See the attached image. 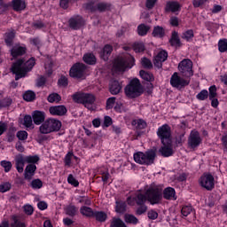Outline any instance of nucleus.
<instances>
[{"label":"nucleus","mask_w":227,"mask_h":227,"mask_svg":"<svg viewBox=\"0 0 227 227\" xmlns=\"http://www.w3.org/2000/svg\"><path fill=\"white\" fill-rule=\"evenodd\" d=\"M15 38V32H9L5 34V43L9 47H12L13 45V40Z\"/></svg>","instance_id":"4c0bfd02"},{"label":"nucleus","mask_w":227,"mask_h":227,"mask_svg":"<svg viewBox=\"0 0 227 227\" xmlns=\"http://www.w3.org/2000/svg\"><path fill=\"white\" fill-rule=\"evenodd\" d=\"M141 63L144 68H147L148 70H151V68H153V64H152V60L148 59L147 58H143L141 60Z\"/></svg>","instance_id":"49530a36"},{"label":"nucleus","mask_w":227,"mask_h":227,"mask_svg":"<svg viewBox=\"0 0 227 227\" xmlns=\"http://www.w3.org/2000/svg\"><path fill=\"white\" fill-rule=\"evenodd\" d=\"M61 130V121L56 119H47L39 127L40 134H51Z\"/></svg>","instance_id":"423d86ee"},{"label":"nucleus","mask_w":227,"mask_h":227,"mask_svg":"<svg viewBox=\"0 0 227 227\" xmlns=\"http://www.w3.org/2000/svg\"><path fill=\"white\" fill-rule=\"evenodd\" d=\"M2 168H4L5 173H8L12 169V161L3 160L1 161Z\"/></svg>","instance_id":"13d9d810"},{"label":"nucleus","mask_w":227,"mask_h":227,"mask_svg":"<svg viewBox=\"0 0 227 227\" xmlns=\"http://www.w3.org/2000/svg\"><path fill=\"white\" fill-rule=\"evenodd\" d=\"M182 38H184V40H187V42H189L191 40V38H194V31H192V29L187 30L186 32H184L183 34Z\"/></svg>","instance_id":"603ef678"},{"label":"nucleus","mask_w":227,"mask_h":227,"mask_svg":"<svg viewBox=\"0 0 227 227\" xmlns=\"http://www.w3.org/2000/svg\"><path fill=\"white\" fill-rule=\"evenodd\" d=\"M23 98L26 102H33L36 98V94L33 90H27L23 94Z\"/></svg>","instance_id":"ea45409f"},{"label":"nucleus","mask_w":227,"mask_h":227,"mask_svg":"<svg viewBox=\"0 0 227 227\" xmlns=\"http://www.w3.org/2000/svg\"><path fill=\"white\" fill-rule=\"evenodd\" d=\"M83 61L87 63V65H95V63H97V58L91 53H87L83 56Z\"/></svg>","instance_id":"72a5a7b5"},{"label":"nucleus","mask_w":227,"mask_h":227,"mask_svg":"<svg viewBox=\"0 0 227 227\" xmlns=\"http://www.w3.org/2000/svg\"><path fill=\"white\" fill-rule=\"evenodd\" d=\"M155 157H157V147L147 150L145 153L138 152L135 153L134 160L143 166H152L155 162Z\"/></svg>","instance_id":"f03ea898"},{"label":"nucleus","mask_w":227,"mask_h":227,"mask_svg":"<svg viewBox=\"0 0 227 227\" xmlns=\"http://www.w3.org/2000/svg\"><path fill=\"white\" fill-rule=\"evenodd\" d=\"M72 157H74V153L69 152V153H67V155L64 159V162H65L66 166H71Z\"/></svg>","instance_id":"052dcab7"},{"label":"nucleus","mask_w":227,"mask_h":227,"mask_svg":"<svg viewBox=\"0 0 227 227\" xmlns=\"http://www.w3.org/2000/svg\"><path fill=\"white\" fill-rule=\"evenodd\" d=\"M157 136L160 139L161 145H168L173 142L171 139V127L168 124H164L158 129Z\"/></svg>","instance_id":"9b49d317"},{"label":"nucleus","mask_w":227,"mask_h":227,"mask_svg":"<svg viewBox=\"0 0 227 227\" xmlns=\"http://www.w3.org/2000/svg\"><path fill=\"white\" fill-rule=\"evenodd\" d=\"M35 59L32 58L26 61L24 59H18L15 63L12 64L11 70L12 74H15V81H19V79H22V77H26L27 72H31L33 70V67H35Z\"/></svg>","instance_id":"f257e3e1"},{"label":"nucleus","mask_w":227,"mask_h":227,"mask_svg":"<svg viewBox=\"0 0 227 227\" xmlns=\"http://www.w3.org/2000/svg\"><path fill=\"white\" fill-rule=\"evenodd\" d=\"M32 189H42L43 187V183L40 179H35L30 184Z\"/></svg>","instance_id":"8fccbe9b"},{"label":"nucleus","mask_w":227,"mask_h":227,"mask_svg":"<svg viewBox=\"0 0 227 227\" xmlns=\"http://www.w3.org/2000/svg\"><path fill=\"white\" fill-rule=\"evenodd\" d=\"M190 82V80L178 76V73H174L170 78V84L173 88H185V86H189Z\"/></svg>","instance_id":"ddd939ff"},{"label":"nucleus","mask_w":227,"mask_h":227,"mask_svg":"<svg viewBox=\"0 0 227 227\" xmlns=\"http://www.w3.org/2000/svg\"><path fill=\"white\" fill-rule=\"evenodd\" d=\"M86 24L84 21V19L82 18V16L76 15L69 19L68 25L71 29H74V31H77L78 29H81Z\"/></svg>","instance_id":"dca6fc26"},{"label":"nucleus","mask_w":227,"mask_h":227,"mask_svg":"<svg viewBox=\"0 0 227 227\" xmlns=\"http://www.w3.org/2000/svg\"><path fill=\"white\" fill-rule=\"evenodd\" d=\"M152 35L154 38H164L166 36V30L160 26H156L153 27Z\"/></svg>","instance_id":"bb28decb"},{"label":"nucleus","mask_w":227,"mask_h":227,"mask_svg":"<svg viewBox=\"0 0 227 227\" xmlns=\"http://www.w3.org/2000/svg\"><path fill=\"white\" fill-rule=\"evenodd\" d=\"M124 221L129 224H137L139 223V220L137 219V217H136L134 215H129V214L124 215Z\"/></svg>","instance_id":"e433bc0d"},{"label":"nucleus","mask_w":227,"mask_h":227,"mask_svg":"<svg viewBox=\"0 0 227 227\" xmlns=\"http://www.w3.org/2000/svg\"><path fill=\"white\" fill-rule=\"evenodd\" d=\"M23 120V125L27 129H35V127H33V117H31V115H25Z\"/></svg>","instance_id":"a19ab883"},{"label":"nucleus","mask_w":227,"mask_h":227,"mask_svg":"<svg viewBox=\"0 0 227 227\" xmlns=\"http://www.w3.org/2000/svg\"><path fill=\"white\" fill-rule=\"evenodd\" d=\"M180 8H182V6L178 2L168 1L167 2L165 6V12H172V13H175L176 12H180Z\"/></svg>","instance_id":"412c9836"},{"label":"nucleus","mask_w":227,"mask_h":227,"mask_svg":"<svg viewBox=\"0 0 227 227\" xmlns=\"http://www.w3.org/2000/svg\"><path fill=\"white\" fill-rule=\"evenodd\" d=\"M45 82H47V79L44 76H40L37 80L36 86L42 88V86H45Z\"/></svg>","instance_id":"338daca9"},{"label":"nucleus","mask_w":227,"mask_h":227,"mask_svg":"<svg viewBox=\"0 0 227 227\" xmlns=\"http://www.w3.org/2000/svg\"><path fill=\"white\" fill-rule=\"evenodd\" d=\"M178 70L181 75L186 79L194 75L192 72V61L189 59H184L179 63Z\"/></svg>","instance_id":"9d476101"},{"label":"nucleus","mask_w":227,"mask_h":227,"mask_svg":"<svg viewBox=\"0 0 227 227\" xmlns=\"http://www.w3.org/2000/svg\"><path fill=\"white\" fill-rule=\"evenodd\" d=\"M139 75L144 79V81H147V82H153V81H155L153 74L148 73L145 70H140Z\"/></svg>","instance_id":"7c9ffc66"},{"label":"nucleus","mask_w":227,"mask_h":227,"mask_svg":"<svg viewBox=\"0 0 227 227\" xmlns=\"http://www.w3.org/2000/svg\"><path fill=\"white\" fill-rule=\"evenodd\" d=\"M169 43L171 47H176V49H178V47H182V42L180 41V37H178V32H172L171 37L169 39Z\"/></svg>","instance_id":"5701e85b"},{"label":"nucleus","mask_w":227,"mask_h":227,"mask_svg":"<svg viewBox=\"0 0 227 227\" xmlns=\"http://www.w3.org/2000/svg\"><path fill=\"white\" fill-rule=\"evenodd\" d=\"M35 171H36V165L28 164L25 168L24 176L26 180H31L33 175H35Z\"/></svg>","instance_id":"a878e982"},{"label":"nucleus","mask_w":227,"mask_h":227,"mask_svg":"<svg viewBox=\"0 0 227 227\" xmlns=\"http://www.w3.org/2000/svg\"><path fill=\"white\" fill-rule=\"evenodd\" d=\"M149 31H150V26H146L145 24H140L137 27V34L139 35V36L146 35Z\"/></svg>","instance_id":"f704fd0d"},{"label":"nucleus","mask_w":227,"mask_h":227,"mask_svg":"<svg viewBox=\"0 0 227 227\" xmlns=\"http://www.w3.org/2000/svg\"><path fill=\"white\" fill-rule=\"evenodd\" d=\"M192 212V206H184L181 209V214L184 217H187V215H189V214H191Z\"/></svg>","instance_id":"864d4df0"},{"label":"nucleus","mask_w":227,"mask_h":227,"mask_svg":"<svg viewBox=\"0 0 227 227\" xmlns=\"http://www.w3.org/2000/svg\"><path fill=\"white\" fill-rule=\"evenodd\" d=\"M92 217H95L96 221H98L99 223H106L107 214L103 211H95Z\"/></svg>","instance_id":"2f4dec72"},{"label":"nucleus","mask_w":227,"mask_h":227,"mask_svg":"<svg viewBox=\"0 0 227 227\" xmlns=\"http://www.w3.org/2000/svg\"><path fill=\"white\" fill-rule=\"evenodd\" d=\"M32 120L35 125H42L45 121V113L42 111H35L32 114Z\"/></svg>","instance_id":"aec40b11"},{"label":"nucleus","mask_w":227,"mask_h":227,"mask_svg":"<svg viewBox=\"0 0 227 227\" xmlns=\"http://www.w3.org/2000/svg\"><path fill=\"white\" fill-rule=\"evenodd\" d=\"M66 214L67 215H70L71 217H74V215H75V214H77V207H75V206H68L66 208Z\"/></svg>","instance_id":"09e8293b"},{"label":"nucleus","mask_w":227,"mask_h":227,"mask_svg":"<svg viewBox=\"0 0 227 227\" xmlns=\"http://www.w3.org/2000/svg\"><path fill=\"white\" fill-rule=\"evenodd\" d=\"M159 153L162 157H171L175 152L173 151V142L168 144H162V146L159 149Z\"/></svg>","instance_id":"f3484780"},{"label":"nucleus","mask_w":227,"mask_h":227,"mask_svg":"<svg viewBox=\"0 0 227 227\" xmlns=\"http://www.w3.org/2000/svg\"><path fill=\"white\" fill-rule=\"evenodd\" d=\"M12 8L14 12H22L26 10V2L23 0H12Z\"/></svg>","instance_id":"cd10ccee"},{"label":"nucleus","mask_w":227,"mask_h":227,"mask_svg":"<svg viewBox=\"0 0 227 227\" xmlns=\"http://www.w3.org/2000/svg\"><path fill=\"white\" fill-rule=\"evenodd\" d=\"M111 6L112 5L109 3L97 1H90L83 4V8L91 13H95V12H100L101 13L104 12H109V10H111Z\"/></svg>","instance_id":"1a4fd4ad"},{"label":"nucleus","mask_w":227,"mask_h":227,"mask_svg":"<svg viewBox=\"0 0 227 227\" xmlns=\"http://www.w3.org/2000/svg\"><path fill=\"white\" fill-rule=\"evenodd\" d=\"M39 160H40V157H38V155L25 157V161L27 164H36Z\"/></svg>","instance_id":"c03bdc74"},{"label":"nucleus","mask_w":227,"mask_h":227,"mask_svg":"<svg viewBox=\"0 0 227 227\" xmlns=\"http://www.w3.org/2000/svg\"><path fill=\"white\" fill-rule=\"evenodd\" d=\"M110 93L112 95H118L121 91V85L120 84V82L114 80L110 84Z\"/></svg>","instance_id":"c85d7f7f"},{"label":"nucleus","mask_w":227,"mask_h":227,"mask_svg":"<svg viewBox=\"0 0 227 227\" xmlns=\"http://www.w3.org/2000/svg\"><path fill=\"white\" fill-rule=\"evenodd\" d=\"M125 95L128 98H137L143 95V85L139 79L135 78L124 88Z\"/></svg>","instance_id":"20e7f679"},{"label":"nucleus","mask_w":227,"mask_h":227,"mask_svg":"<svg viewBox=\"0 0 227 227\" xmlns=\"http://www.w3.org/2000/svg\"><path fill=\"white\" fill-rule=\"evenodd\" d=\"M134 67V57H119L114 60V69L115 72H125V68H132Z\"/></svg>","instance_id":"6e6552de"},{"label":"nucleus","mask_w":227,"mask_h":227,"mask_svg":"<svg viewBox=\"0 0 227 227\" xmlns=\"http://www.w3.org/2000/svg\"><path fill=\"white\" fill-rule=\"evenodd\" d=\"M114 102H116V98L114 97L109 98L106 100V109H113L114 106Z\"/></svg>","instance_id":"0e129e2a"},{"label":"nucleus","mask_w":227,"mask_h":227,"mask_svg":"<svg viewBox=\"0 0 227 227\" xmlns=\"http://www.w3.org/2000/svg\"><path fill=\"white\" fill-rule=\"evenodd\" d=\"M24 212L27 215H33L34 209L31 205L24 206Z\"/></svg>","instance_id":"774afa93"},{"label":"nucleus","mask_w":227,"mask_h":227,"mask_svg":"<svg viewBox=\"0 0 227 227\" xmlns=\"http://www.w3.org/2000/svg\"><path fill=\"white\" fill-rule=\"evenodd\" d=\"M135 52H143L145 51V44L142 43H137L133 45Z\"/></svg>","instance_id":"e2e57ef3"},{"label":"nucleus","mask_w":227,"mask_h":227,"mask_svg":"<svg viewBox=\"0 0 227 227\" xmlns=\"http://www.w3.org/2000/svg\"><path fill=\"white\" fill-rule=\"evenodd\" d=\"M61 100V96H59V94L58 93H52V94H50L48 96V102H51V104L56 102H60Z\"/></svg>","instance_id":"37998d69"},{"label":"nucleus","mask_w":227,"mask_h":227,"mask_svg":"<svg viewBox=\"0 0 227 227\" xmlns=\"http://www.w3.org/2000/svg\"><path fill=\"white\" fill-rule=\"evenodd\" d=\"M111 52H113V46L106 44L99 52V56L101 59H104V61H107V59H109V57L111 56Z\"/></svg>","instance_id":"393cba45"},{"label":"nucleus","mask_w":227,"mask_h":227,"mask_svg":"<svg viewBox=\"0 0 227 227\" xmlns=\"http://www.w3.org/2000/svg\"><path fill=\"white\" fill-rule=\"evenodd\" d=\"M13 103V100L10 98H5L1 101V109H3V107H10V105Z\"/></svg>","instance_id":"4d7b16f0"},{"label":"nucleus","mask_w":227,"mask_h":227,"mask_svg":"<svg viewBox=\"0 0 227 227\" xmlns=\"http://www.w3.org/2000/svg\"><path fill=\"white\" fill-rule=\"evenodd\" d=\"M163 198L165 200H176V192L171 187H168L163 191Z\"/></svg>","instance_id":"c756f323"},{"label":"nucleus","mask_w":227,"mask_h":227,"mask_svg":"<svg viewBox=\"0 0 227 227\" xmlns=\"http://www.w3.org/2000/svg\"><path fill=\"white\" fill-rule=\"evenodd\" d=\"M132 125H137L136 128L138 129V130H143V129H146L147 127L146 121L142 119L137 120V122L134 121Z\"/></svg>","instance_id":"79ce46f5"},{"label":"nucleus","mask_w":227,"mask_h":227,"mask_svg":"<svg viewBox=\"0 0 227 227\" xmlns=\"http://www.w3.org/2000/svg\"><path fill=\"white\" fill-rule=\"evenodd\" d=\"M58 84L62 88H67L68 86V78L67 76H61L58 81Z\"/></svg>","instance_id":"5fc2aeb1"},{"label":"nucleus","mask_w":227,"mask_h":227,"mask_svg":"<svg viewBox=\"0 0 227 227\" xmlns=\"http://www.w3.org/2000/svg\"><path fill=\"white\" fill-rule=\"evenodd\" d=\"M16 136L20 141H26V139H27V131H18Z\"/></svg>","instance_id":"bf43d9fd"},{"label":"nucleus","mask_w":227,"mask_h":227,"mask_svg":"<svg viewBox=\"0 0 227 227\" xmlns=\"http://www.w3.org/2000/svg\"><path fill=\"white\" fill-rule=\"evenodd\" d=\"M12 189V184L10 183H4L0 185V192H7Z\"/></svg>","instance_id":"69168bd1"},{"label":"nucleus","mask_w":227,"mask_h":227,"mask_svg":"<svg viewBox=\"0 0 227 227\" xmlns=\"http://www.w3.org/2000/svg\"><path fill=\"white\" fill-rule=\"evenodd\" d=\"M115 212L117 214H125L127 212V203L124 201H116Z\"/></svg>","instance_id":"473e14b6"},{"label":"nucleus","mask_w":227,"mask_h":227,"mask_svg":"<svg viewBox=\"0 0 227 227\" xmlns=\"http://www.w3.org/2000/svg\"><path fill=\"white\" fill-rule=\"evenodd\" d=\"M49 112L53 115V116H65L67 114V106L61 105V106H51L49 108Z\"/></svg>","instance_id":"6ab92c4d"},{"label":"nucleus","mask_w":227,"mask_h":227,"mask_svg":"<svg viewBox=\"0 0 227 227\" xmlns=\"http://www.w3.org/2000/svg\"><path fill=\"white\" fill-rule=\"evenodd\" d=\"M208 97L209 98H215V97H217V88L215 87V85H212L211 87H209Z\"/></svg>","instance_id":"680f3d73"},{"label":"nucleus","mask_w":227,"mask_h":227,"mask_svg":"<svg viewBox=\"0 0 227 227\" xmlns=\"http://www.w3.org/2000/svg\"><path fill=\"white\" fill-rule=\"evenodd\" d=\"M218 49L220 52H226L227 51V39H222L218 42Z\"/></svg>","instance_id":"de8ad7c7"},{"label":"nucleus","mask_w":227,"mask_h":227,"mask_svg":"<svg viewBox=\"0 0 227 227\" xmlns=\"http://www.w3.org/2000/svg\"><path fill=\"white\" fill-rule=\"evenodd\" d=\"M201 137L200 136V132L196 130H192L188 137V146L194 150L198 148L200 144L201 143Z\"/></svg>","instance_id":"4468645a"},{"label":"nucleus","mask_w":227,"mask_h":227,"mask_svg":"<svg viewBox=\"0 0 227 227\" xmlns=\"http://www.w3.org/2000/svg\"><path fill=\"white\" fill-rule=\"evenodd\" d=\"M196 98L198 100H207V98H208V90H202L199 94H197Z\"/></svg>","instance_id":"3c124183"},{"label":"nucleus","mask_w":227,"mask_h":227,"mask_svg":"<svg viewBox=\"0 0 227 227\" xmlns=\"http://www.w3.org/2000/svg\"><path fill=\"white\" fill-rule=\"evenodd\" d=\"M24 54H26V47L15 45L11 50V55L12 58H19V56H24Z\"/></svg>","instance_id":"b1692460"},{"label":"nucleus","mask_w":227,"mask_h":227,"mask_svg":"<svg viewBox=\"0 0 227 227\" xmlns=\"http://www.w3.org/2000/svg\"><path fill=\"white\" fill-rule=\"evenodd\" d=\"M185 136L184 133H178L176 136V146H182V145H184V142L185 141V139L184 138Z\"/></svg>","instance_id":"a18cd8bd"},{"label":"nucleus","mask_w":227,"mask_h":227,"mask_svg":"<svg viewBox=\"0 0 227 227\" xmlns=\"http://www.w3.org/2000/svg\"><path fill=\"white\" fill-rule=\"evenodd\" d=\"M200 184L201 187L207 189V191H212L215 187L214 176L212 174H206L200 177Z\"/></svg>","instance_id":"2eb2a0df"},{"label":"nucleus","mask_w":227,"mask_h":227,"mask_svg":"<svg viewBox=\"0 0 227 227\" xmlns=\"http://www.w3.org/2000/svg\"><path fill=\"white\" fill-rule=\"evenodd\" d=\"M80 212L82 215H86V217H93L95 214V211H93L91 207H88L84 206L80 208Z\"/></svg>","instance_id":"c9c22d12"},{"label":"nucleus","mask_w":227,"mask_h":227,"mask_svg":"<svg viewBox=\"0 0 227 227\" xmlns=\"http://www.w3.org/2000/svg\"><path fill=\"white\" fill-rule=\"evenodd\" d=\"M145 195L147 196V201L151 205H159L162 201V187L152 184L145 191Z\"/></svg>","instance_id":"39448f33"},{"label":"nucleus","mask_w":227,"mask_h":227,"mask_svg":"<svg viewBox=\"0 0 227 227\" xmlns=\"http://www.w3.org/2000/svg\"><path fill=\"white\" fill-rule=\"evenodd\" d=\"M168 59V51H160L153 60V65L157 68H162V63Z\"/></svg>","instance_id":"a211bd4d"},{"label":"nucleus","mask_w":227,"mask_h":227,"mask_svg":"<svg viewBox=\"0 0 227 227\" xmlns=\"http://www.w3.org/2000/svg\"><path fill=\"white\" fill-rule=\"evenodd\" d=\"M67 182L71 185H74V187H79V181L74 177V175L70 174L67 177Z\"/></svg>","instance_id":"6e6d98bb"},{"label":"nucleus","mask_w":227,"mask_h":227,"mask_svg":"<svg viewBox=\"0 0 227 227\" xmlns=\"http://www.w3.org/2000/svg\"><path fill=\"white\" fill-rule=\"evenodd\" d=\"M15 164H16V169L18 173H23L24 172V165L26 164V159L24 158V155L18 154L15 157Z\"/></svg>","instance_id":"4be33fe9"},{"label":"nucleus","mask_w":227,"mask_h":227,"mask_svg":"<svg viewBox=\"0 0 227 227\" xmlns=\"http://www.w3.org/2000/svg\"><path fill=\"white\" fill-rule=\"evenodd\" d=\"M136 205L137 206L135 214L136 215H143V214H146L148 212V206H146V201H148V197L145 194L141 192H137L135 197L133 198Z\"/></svg>","instance_id":"0eeeda50"},{"label":"nucleus","mask_w":227,"mask_h":227,"mask_svg":"<svg viewBox=\"0 0 227 227\" xmlns=\"http://www.w3.org/2000/svg\"><path fill=\"white\" fill-rule=\"evenodd\" d=\"M74 102L76 104H82L86 109L89 111H95V107L93 104L97 100V97H95L91 93H84V92H76L72 96Z\"/></svg>","instance_id":"7ed1b4c3"},{"label":"nucleus","mask_w":227,"mask_h":227,"mask_svg":"<svg viewBox=\"0 0 227 227\" xmlns=\"http://www.w3.org/2000/svg\"><path fill=\"white\" fill-rule=\"evenodd\" d=\"M86 65L82 63H75L69 71L70 77L74 79H86Z\"/></svg>","instance_id":"f8f14e48"},{"label":"nucleus","mask_w":227,"mask_h":227,"mask_svg":"<svg viewBox=\"0 0 227 227\" xmlns=\"http://www.w3.org/2000/svg\"><path fill=\"white\" fill-rule=\"evenodd\" d=\"M110 227H127L125 222L121 220L120 218L114 217L110 223Z\"/></svg>","instance_id":"58836bf2"}]
</instances>
